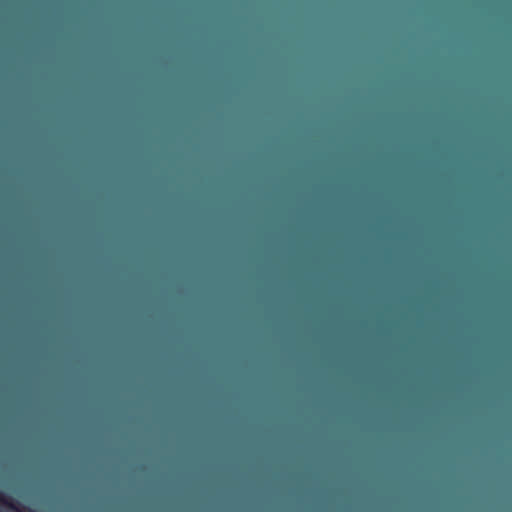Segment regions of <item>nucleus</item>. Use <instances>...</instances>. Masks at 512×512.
Wrapping results in <instances>:
<instances>
[{
	"label": "nucleus",
	"mask_w": 512,
	"mask_h": 512,
	"mask_svg": "<svg viewBox=\"0 0 512 512\" xmlns=\"http://www.w3.org/2000/svg\"><path fill=\"white\" fill-rule=\"evenodd\" d=\"M500 262H512V258H500Z\"/></svg>",
	"instance_id": "2"
},
{
	"label": "nucleus",
	"mask_w": 512,
	"mask_h": 512,
	"mask_svg": "<svg viewBox=\"0 0 512 512\" xmlns=\"http://www.w3.org/2000/svg\"><path fill=\"white\" fill-rule=\"evenodd\" d=\"M0 503L4 504L5 506L9 507L10 509L17 510V506L14 504V502L8 498L4 493L0 492Z\"/></svg>",
	"instance_id": "1"
},
{
	"label": "nucleus",
	"mask_w": 512,
	"mask_h": 512,
	"mask_svg": "<svg viewBox=\"0 0 512 512\" xmlns=\"http://www.w3.org/2000/svg\"><path fill=\"white\" fill-rule=\"evenodd\" d=\"M499 256H512V254H499Z\"/></svg>",
	"instance_id": "3"
}]
</instances>
